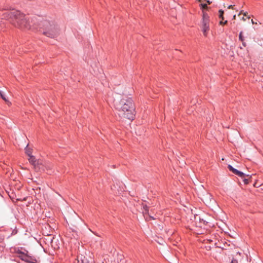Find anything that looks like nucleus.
Segmentation results:
<instances>
[{
	"label": "nucleus",
	"instance_id": "c85d7f7f",
	"mask_svg": "<svg viewBox=\"0 0 263 263\" xmlns=\"http://www.w3.org/2000/svg\"><path fill=\"white\" fill-rule=\"evenodd\" d=\"M243 15L246 16V13H245L243 14Z\"/></svg>",
	"mask_w": 263,
	"mask_h": 263
},
{
	"label": "nucleus",
	"instance_id": "a211bd4d",
	"mask_svg": "<svg viewBox=\"0 0 263 263\" xmlns=\"http://www.w3.org/2000/svg\"><path fill=\"white\" fill-rule=\"evenodd\" d=\"M250 176V178L249 179L246 178L245 177L242 178L243 179V182H244V183L245 184H248L249 183L250 179L251 178V176Z\"/></svg>",
	"mask_w": 263,
	"mask_h": 263
},
{
	"label": "nucleus",
	"instance_id": "412c9836",
	"mask_svg": "<svg viewBox=\"0 0 263 263\" xmlns=\"http://www.w3.org/2000/svg\"><path fill=\"white\" fill-rule=\"evenodd\" d=\"M81 263H92V262H89V261L87 260V259L84 258V259L82 260Z\"/></svg>",
	"mask_w": 263,
	"mask_h": 263
},
{
	"label": "nucleus",
	"instance_id": "39448f33",
	"mask_svg": "<svg viewBox=\"0 0 263 263\" xmlns=\"http://www.w3.org/2000/svg\"><path fill=\"white\" fill-rule=\"evenodd\" d=\"M33 168L36 172H42L45 171L46 167L42 161L38 160V162L34 165Z\"/></svg>",
	"mask_w": 263,
	"mask_h": 263
},
{
	"label": "nucleus",
	"instance_id": "c756f323",
	"mask_svg": "<svg viewBox=\"0 0 263 263\" xmlns=\"http://www.w3.org/2000/svg\"><path fill=\"white\" fill-rule=\"evenodd\" d=\"M198 1H199V2H201V1H202V0H198Z\"/></svg>",
	"mask_w": 263,
	"mask_h": 263
},
{
	"label": "nucleus",
	"instance_id": "6e6552de",
	"mask_svg": "<svg viewBox=\"0 0 263 263\" xmlns=\"http://www.w3.org/2000/svg\"><path fill=\"white\" fill-rule=\"evenodd\" d=\"M239 40L242 43V45L244 47H247V43L245 42V37L243 36V33L242 31L239 32Z\"/></svg>",
	"mask_w": 263,
	"mask_h": 263
},
{
	"label": "nucleus",
	"instance_id": "4be33fe9",
	"mask_svg": "<svg viewBox=\"0 0 263 263\" xmlns=\"http://www.w3.org/2000/svg\"><path fill=\"white\" fill-rule=\"evenodd\" d=\"M231 263H238V261H237V259H234V258H233V259L232 260V261H231Z\"/></svg>",
	"mask_w": 263,
	"mask_h": 263
},
{
	"label": "nucleus",
	"instance_id": "9d476101",
	"mask_svg": "<svg viewBox=\"0 0 263 263\" xmlns=\"http://www.w3.org/2000/svg\"><path fill=\"white\" fill-rule=\"evenodd\" d=\"M29 158L28 160L29 162L34 166V165L38 162V160H36L34 156H29Z\"/></svg>",
	"mask_w": 263,
	"mask_h": 263
},
{
	"label": "nucleus",
	"instance_id": "393cba45",
	"mask_svg": "<svg viewBox=\"0 0 263 263\" xmlns=\"http://www.w3.org/2000/svg\"><path fill=\"white\" fill-rule=\"evenodd\" d=\"M236 19V15H234L233 17V20H235Z\"/></svg>",
	"mask_w": 263,
	"mask_h": 263
},
{
	"label": "nucleus",
	"instance_id": "7ed1b4c3",
	"mask_svg": "<svg viewBox=\"0 0 263 263\" xmlns=\"http://www.w3.org/2000/svg\"><path fill=\"white\" fill-rule=\"evenodd\" d=\"M35 25L34 23L32 26L33 28H39L40 31L48 37L53 38L59 34V29L53 22L44 20L37 22L36 26Z\"/></svg>",
	"mask_w": 263,
	"mask_h": 263
},
{
	"label": "nucleus",
	"instance_id": "0eeeda50",
	"mask_svg": "<svg viewBox=\"0 0 263 263\" xmlns=\"http://www.w3.org/2000/svg\"><path fill=\"white\" fill-rule=\"evenodd\" d=\"M195 219L196 220H198L199 221V223L201 224L199 227H201L203 226H207L209 223V222L206 220L204 219L203 218H201L198 215L195 216Z\"/></svg>",
	"mask_w": 263,
	"mask_h": 263
},
{
	"label": "nucleus",
	"instance_id": "1a4fd4ad",
	"mask_svg": "<svg viewBox=\"0 0 263 263\" xmlns=\"http://www.w3.org/2000/svg\"><path fill=\"white\" fill-rule=\"evenodd\" d=\"M143 211L142 213L143 214L144 216H145V215H147L149 216V218L151 219H155V218L149 215V213H148L149 207L146 204L143 205Z\"/></svg>",
	"mask_w": 263,
	"mask_h": 263
},
{
	"label": "nucleus",
	"instance_id": "b1692460",
	"mask_svg": "<svg viewBox=\"0 0 263 263\" xmlns=\"http://www.w3.org/2000/svg\"><path fill=\"white\" fill-rule=\"evenodd\" d=\"M233 7H234V6L230 5V6H228V9H233Z\"/></svg>",
	"mask_w": 263,
	"mask_h": 263
},
{
	"label": "nucleus",
	"instance_id": "f03ea898",
	"mask_svg": "<svg viewBox=\"0 0 263 263\" xmlns=\"http://www.w3.org/2000/svg\"><path fill=\"white\" fill-rule=\"evenodd\" d=\"M8 19L10 20L12 23L16 27L22 29L29 30L31 29V25L29 19L25 15L18 10H13L5 13Z\"/></svg>",
	"mask_w": 263,
	"mask_h": 263
},
{
	"label": "nucleus",
	"instance_id": "2eb2a0df",
	"mask_svg": "<svg viewBox=\"0 0 263 263\" xmlns=\"http://www.w3.org/2000/svg\"><path fill=\"white\" fill-rule=\"evenodd\" d=\"M4 238L0 237V251L3 250L5 247V243L4 242Z\"/></svg>",
	"mask_w": 263,
	"mask_h": 263
},
{
	"label": "nucleus",
	"instance_id": "6ab92c4d",
	"mask_svg": "<svg viewBox=\"0 0 263 263\" xmlns=\"http://www.w3.org/2000/svg\"><path fill=\"white\" fill-rule=\"evenodd\" d=\"M0 96L1 98L5 101L8 102V100L6 99L5 95L3 93V91L0 90Z\"/></svg>",
	"mask_w": 263,
	"mask_h": 263
},
{
	"label": "nucleus",
	"instance_id": "9b49d317",
	"mask_svg": "<svg viewBox=\"0 0 263 263\" xmlns=\"http://www.w3.org/2000/svg\"><path fill=\"white\" fill-rule=\"evenodd\" d=\"M202 20L210 21V17L208 14L205 12V11H202Z\"/></svg>",
	"mask_w": 263,
	"mask_h": 263
},
{
	"label": "nucleus",
	"instance_id": "f8f14e48",
	"mask_svg": "<svg viewBox=\"0 0 263 263\" xmlns=\"http://www.w3.org/2000/svg\"><path fill=\"white\" fill-rule=\"evenodd\" d=\"M25 153L28 156H31L32 149L28 147V144L25 147Z\"/></svg>",
	"mask_w": 263,
	"mask_h": 263
},
{
	"label": "nucleus",
	"instance_id": "ddd939ff",
	"mask_svg": "<svg viewBox=\"0 0 263 263\" xmlns=\"http://www.w3.org/2000/svg\"><path fill=\"white\" fill-rule=\"evenodd\" d=\"M236 175L238 176L239 177H241V178H243L244 177H248L250 176L249 175H246L243 173H242L238 170L237 172L236 173Z\"/></svg>",
	"mask_w": 263,
	"mask_h": 263
},
{
	"label": "nucleus",
	"instance_id": "423d86ee",
	"mask_svg": "<svg viewBox=\"0 0 263 263\" xmlns=\"http://www.w3.org/2000/svg\"><path fill=\"white\" fill-rule=\"evenodd\" d=\"M210 21L202 20V31L204 36H206L207 32L210 29Z\"/></svg>",
	"mask_w": 263,
	"mask_h": 263
},
{
	"label": "nucleus",
	"instance_id": "f257e3e1",
	"mask_svg": "<svg viewBox=\"0 0 263 263\" xmlns=\"http://www.w3.org/2000/svg\"><path fill=\"white\" fill-rule=\"evenodd\" d=\"M115 108L119 112V116L133 120L135 116V107L131 98H122L115 104Z\"/></svg>",
	"mask_w": 263,
	"mask_h": 263
},
{
	"label": "nucleus",
	"instance_id": "dca6fc26",
	"mask_svg": "<svg viewBox=\"0 0 263 263\" xmlns=\"http://www.w3.org/2000/svg\"><path fill=\"white\" fill-rule=\"evenodd\" d=\"M228 168L229 170L232 172L233 173L236 175V173L237 172L238 170L233 167V166L231 165H228Z\"/></svg>",
	"mask_w": 263,
	"mask_h": 263
},
{
	"label": "nucleus",
	"instance_id": "aec40b11",
	"mask_svg": "<svg viewBox=\"0 0 263 263\" xmlns=\"http://www.w3.org/2000/svg\"><path fill=\"white\" fill-rule=\"evenodd\" d=\"M227 23H228V21H225L224 22H222V21H221L219 22V24L221 25H226Z\"/></svg>",
	"mask_w": 263,
	"mask_h": 263
},
{
	"label": "nucleus",
	"instance_id": "4468645a",
	"mask_svg": "<svg viewBox=\"0 0 263 263\" xmlns=\"http://www.w3.org/2000/svg\"><path fill=\"white\" fill-rule=\"evenodd\" d=\"M200 7L202 11L209 10L210 9V7H208L206 4H200Z\"/></svg>",
	"mask_w": 263,
	"mask_h": 263
},
{
	"label": "nucleus",
	"instance_id": "20e7f679",
	"mask_svg": "<svg viewBox=\"0 0 263 263\" xmlns=\"http://www.w3.org/2000/svg\"><path fill=\"white\" fill-rule=\"evenodd\" d=\"M16 253L17 254V257H19L21 262H19L18 263H39L40 261L36 259V258L33 257L29 255L27 253H25L24 252L18 250L16 251Z\"/></svg>",
	"mask_w": 263,
	"mask_h": 263
},
{
	"label": "nucleus",
	"instance_id": "f3484780",
	"mask_svg": "<svg viewBox=\"0 0 263 263\" xmlns=\"http://www.w3.org/2000/svg\"><path fill=\"white\" fill-rule=\"evenodd\" d=\"M224 11L222 9H220L219 10V18L221 19V20H224Z\"/></svg>",
	"mask_w": 263,
	"mask_h": 263
},
{
	"label": "nucleus",
	"instance_id": "a878e982",
	"mask_svg": "<svg viewBox=\"0 0 263 263\" xmlns=\"http://www.w3.org/2000/svg\"><path fill=\"white\" fill-rule=\"evenodd\" d=\"M242 13V11H240V12L239 13V15H240V14H241Z\"/></svg>",
	"mask_w": 263,
	"mask_h": 263
},
{
	"label": "nucleus",
	"instance_id": "5701e85b",
	"mask_svg": "<svg viewBox=\"0 0 263 263\" xmlns=\"http://www.w3.org/2000/svg\"><path fill=\"white\" fill-rule=\"evenodd\" d=\"M206 2V3L209 4V5H210L211 3H212V2L210 1V0H204Z\"/></svg>",
	"mask_w": 263,
	"mask_h": 263
},
{
	"label": "nucleus",
	"instance_id": "cd10ccee",
	"mask_svg": "<svg viewBox=\"0 0 263 263\" xmlns=\"http://www.w3.org/2000/svg\"><path fill=\"white\" fill-rule=\"evenodd\" d=\"M208 241H210V242H211V241L212 242V240H208Z\"/></svg>",
	"mask_w": 263,
	"mask_h": 263
},
{
	"label": "nucleus",
	"instance_id": "bb28decb",
	"mask_svg": "<svg viewBox=\"0 0 263 263\" xmlns=\"http://www.w3.org/2000/svg\"><path fill=\"white\" fill-rule=\"evenodd\" d=\"M252 23H253V24H254V21H253V20H252Z\"/></svg>",
	"mask_w": 263,
	"mask_h": 263
}]
</instances>
